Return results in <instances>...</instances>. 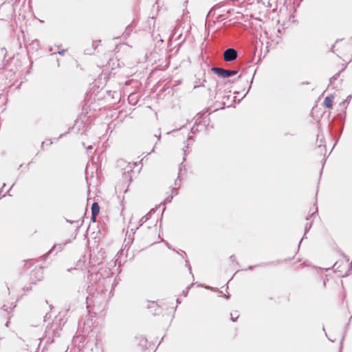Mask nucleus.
Listing matches in <instances>:
<instances>
[{
	"label": "nucleus",
	"mask_w": 352,
	"mask_h": 352,
	"mask_svg": "<svg viewBox=\"0 0 352 352\" xmlns=\"http://www.w3.org/2000/svg\"><path fill=\"white\" fill-rule=\"evenodd\" d=\"M133 165L129 163L124 168V172L122 173L123 178L129 182H131L132 176L131 173L133 172Z\"/></svg>",
	"instance_id": "3"
},
{
	"label": "nucleus",
	"mask_w": 352,
	"mask_h": 352,
	"mask_svg": "<svg viewBox=\"0 0 352 352\" xmlns=\"http://www.w3.org/2000/svg\"><path fill=\"white\" fill-rule=\"evenodd\" d=\"M226 298H230V295H229V294H228V295H226Z\"/></svg>",
	"instance_id": "33"
},
{
	"label": "nucleus",
	"mask_w": 352,
	"mask_h": 352,
	"mask_svg": "<svg viewBox=\"0 0 352 352\" xmlns=\"http://www.w3.org/2000/svg\"><path fill=\"white\" fill-rule=\"evenodd\" d=\"M195 131H197V129H195V126H193V127L191 129V131H192V133H195Z\"/></svg>",
	"instance_id": "20"
},
{
	"label": "nucleus",
	"mask_w": 352,
	"mask_h": 352,
	"mask_svg": "<svg viewBox=\"0 0 352 352\" xmlns=\"http://www.w3.org/2000/svg\"><path fill=\"white\" fill-rule=\"evenodd\" d=\"M351 268L352 269V262L351 263Z\"/></svg>",
	"instance_id": "39"
},
{
	"label": "nucleus",
	"mask_w": 352,
	"mask_h": 352,
	"mask_svg": "<svg viewBox=\"0 0 352 352\" xmlns=\"http://www.w3.org/2000/svg\"><path fill=\"white\" fill-rule=\"evenodd\" d=\"M1 192H2V188H1V189H0V194L1 193Z\"/></svg>",
	"instance_id": "38"
},
{
	"label": "nucleus",
	"mask_w": 352,
	"mask_h": 352,
	"mask_svg": "<svg viewBox=\"0 0 352 352\" xmlns=\"http://www.w3.org/2000/svg\"><path fill=\"white\" fill-rule=\"evenodd\" d=\"M253 79H254V76L252 77V80H251V84L253 82Z\"/></svg>",
	"instance_id": "34"
},
{
	"label": "nucleus",
	"mask_w": 352,
	"mask_h": 352,
	"mask_svg": "<svg viewBox=\"0 0 352 352\" xmlns=\"http://www.w3.org/2000/svg\"><path fill=\"white\" fill-rule=\"evenodd\" d=\"M317 211H318V209H316V211H315L314 212H313V213L310 215V217H307V221L311 220V217H313V216H314V215L317 212Z\"/></svg>",
	"instance_id": "17"
},
{
	"label": "nucleus",
	"mask_w": 352,
	"mask_h": 352,
	"mask_svg": "<svg viewBox=\"0 0 352 352\" xmlns=\"http://www.w3.org/2000/svg\"><path fill=\"white\" fill-rule=\"evenodd\" d=\"M55 248H56V245H54L51 248V250H49V251H48L45 254H44V255L43 256V258L45 259V258L47 256V255H48V254H50L53 251V250H54Z\"/></svg>",
	"instance_id": "13"
},
{
	"label": "nucleus",
	"mask_w": 352,
	"mask_h": 352,
	"mask_svg": "<svg viewBox=\"0 0 352 352\" xmlns=\"http://www.w3.org/2000/svg\"><path fill=\"white\" fill-rule=\"evenodd\" d=\"M3 309L5 311H6V310H7V309H6V305H3Z\"/></svg>",
	"instance_id": "28"
},
{
	"label": "nucleus",
	"mask_w": 352,
	"mask_h": 352,
	"mask_svg": "<svg viewBox=\"0 0 352 352\" xmlns=\"http://www.w3.org/2000/svg\"><path fill=\"white\" fill-rule=\"evenodd\" d=\"M175 185L179 184L177 183V179H176V180H175Z\"/></svg>",
	"instance_id": "32"
},
{
	"label": "nucleus",
	"mask_w": 352,
	"mask_h": 352,
	"mask_svg": "<svg viewBox=\"0 0 352 352\" xmlns=\"http://www.w3.org/2000/svg\"><path fill=\"white\" fill-rule=\"evenodd\" d=\"M351 98V96L350 95V96H349L347 97L346 100H350Z\"/></svg>",
	"instance_id": "26"
},
{
	"label": "nucleus",
	"mask_w": 352,
	"mask_h": 352,
	"mask_svg": "<svg viewBox=\"0 0 352 352\" xmlns=\"http://www.w3.org/2000/svg\"><path fill=\"white\" fill-rule=\"evenodd\" d=\"M133 96H134V95H133V94H131V95L129 96V100H134V98H133Z\"/></svg>",
	"instance_id": "19"
},
{
	"label": "nucleus",
	"mask_w": 352,
	"mask_h": 352,
	"mask_svg": "<svg viewBox=\"0 0 352 352\" xmlns=\"http://www.w3.org/2000/svg\"><path fill=\"white\" fill-rule=\"evenodd\" d=\"M9 323H10V322H9V321H8V322H6V326L7 327H8Z\"/></svg>",
	"instance_id": "29"
},
{
	"label": "nucleus",
	"mask_w": 352,
	"mask_h": 352,
	"mask_svg": "<svg viewBox=\"0 0 352 352\" xmlns=\"http://www.w3.org/2000/svg\"><path fill=\"white\" fill-rule=\"evenodd\" d=\"M238 56L237 51L234 48H228L226 50L223 54V60L226 62H232Z\"/></svg>",
	"instance_id": "2"
},
{
	"label": "nucleus",
	"mask_w": 352,
	"mask_h": 352,
	"mask_svg": "<svg viewBox=\"0 0 352 352\" xmlns=\"http://www.w3.org/2000/svg\"><path fill=\"white\" fill-rule=\"evenodd\" d=\"M64 135V134H61L59 137V138H62Z\"/></svg>",
	"instance_id": "35"
},
{
	"label": "nucleus",
	"mask_w": 352,
	"mask_h": 352,
	"mask_svg": "<svg viewBox=\"0 0 352 352\" xmlns=\"http://www.w3.org/2000/svg\"><path fill=\"white\" fill-rule=\"evenodd\" d=\"M65 52H66V50H62L59 51L58 53L60 55L63 56V55L65 54Z\"/></svg>",
	"instance_id": "18"
},
{
	"label": "nucleus",
	"mask_w": 352,
	"mask_h": 352,
	"mask_svg": "<svg viewBox=\"0 0 352 352\" xmlns=\"http://www.w3.org/2000/svg\"><path fill=\"white\" fill-rule=\"evenodd\" d=\"M192 139V136H189L188 140H190Z\"/></svg>",
	"instance_id": "31"
},
{
	"label": "nucleus",
	"mask_w": 352,
	"mask_h": 352,
	"mask_svg": "<svg viewBox=\"0 0 352 352\" xmlns=\"http://www.w3.org/2000/svg\"><path fill=\"white\" fill-rule=\"evenodd\" d=\"M253 267H254V266L250 265V266L248 267V269L249 270H252Z\"/></svg>",
	"instance_id": "27"
},
{
	"label": "nucleus",
	"mask_w": 352,
	"mask_h": 352,
	"mask_svg": "<svg viewBox=\"0 0 352 352\" xmlns=\"http://www.w3.org/2000/svg\"><path fill=\"white\" fill-rule=\"evenodd\" d=\"M155 212V209H152L149 212H148L146 215L142 217L140 220V225L138 226L135 230L133 229H131V232L133 234L135 233V231L139 228L140 226H142L146 221H147L151 217L152 213Z\"/></svg>",
	"instance_id": "4"
},
{
	"label": "nucleus",
	"mask_w": 352,
	"mask_h": 352,
	"mask_svg": "<svg viewBox=\"0 0 352 352\" xmlns=\"http://www.w3.org/2000/svg\"><path fill=\"white\" fill-rule=\"evenodd\" d=\"M132 30V28L130 25L127 26L125 29L124 32L123 33L124 36H128L130 34V32Z\"/></svg>",
	"instance_id": "10"
},
{
	"label": "nucleus",
	"mask_w": 352,
	"mask_h": 352,
	"mask_svg": "<svg viewBox=\"0 0 352 352\" xmlns=\"http://www.w3.org/2000/svg\"><path fill=\"white\" fill-rule=\"evenodd\" d=\"M184 156L186 155V150L185 148H184Z\"/></svg>",
	"instance_id": "25"
},
{
	"label": "nucleus",
	"mask_w": 352,
	"mask_h": 352,
	"mask_svg": "<svg viewBox=\"0 0 352 352\" xmlns=\"http://www.w3.org/2000/svg\"><path fill=\"white\" fill-rule=\"evenodd\" d=\"M100 212V206L98 203L94 202L91 206V219L95 221L96 216Z\"/></svg>",
	"instance_id": "5"
},
{
	"label": "nucleus",
	"mask_w": 352,
	"mask_h": 352,
	"mask_svg": "<svg viewBox=\"0 0 352 352\" xmlns=\"http://www.w3.org/2000/svg\"><path fill=\"white\" fill-rule=\"evenodd\" d=\"M177 302L180 303V301L179 300V299L177 300Z\"/></svg>",
	"instance_id": "37"
},
{
	"label": "nucleus",
	"mask_w": 352,
	"mask_h": 352,
	"mask_svg": "<svg viewBox=\"0 0 352 352\" xmlns=\"http://www.w3.org/2000/svg\"><path fill=\"white\" fill-rule=\"evenodd\" d=\"M178 194V190L175 188H173L172 190V195L173 197Z\"/></svg>",
	"instance_id": "15"
},
{
	"label": "nucleus",
	"mask_w": 352,
	"mask_h": 352,
	"mask_svg": "<svg viewBox=\"0 0 352 352\" xmlns=\"http://www.w3.org/2000/svg\"><path fill=\"white\" fill-rule=\"evenodd\" d=\"M135 340L138 342V344L143 348L146 347L147 344V339L145 336L142 335H139L135 336Z\"/></svg>",
	"instance_id": "6"
},
{
	"label": "nucleus",
	"mask_w": 352,
	"mask_h": 352,
	"mask_svg": "<svg viewBox=\"0 0 352 352\" xmlns=\"http://www.w3.org/2000/svg\"><path fill=\"white\" fill-rule=\"evenodd\" d=\"M267 265V263H261V264H258L257 266H265Z\"/></svg>",
	"instance_id": "21"
},
{
	"label": "nucleus",
	"mask_w": 352,
	"mask_h": 352,
	"mask_svg": "<svg viewBox=\"0 0 352 352\" xmlns=\"http://www.w3.org/2000/svg\"><path fill=\"white\" fill-rule=\"evenodd\" d=\"M230 258H231L232 261H234V258H235V256L234 255H232V256H230Z\"/></svg>",
	"instance_id": "23"
},
{
	"label": "nucleus",
	"mask_w": 352,
	"mask_h": 352,
	"mask_svg": "<svg viewBox=\"0 0 352 352\" xmlns=\"http://www.w3.org/2000/svg\"><path fill=\"white\" fill-rule=\"evenodd\" d=\"M230 316H231L232 321L235 322L236 320V319L239 318L237 311H235L234 313H231Z\"/></svg>",
	"instance_id": "11"
},
{
	"label": "nucleus",
	"mask_w": 352,
	"mask_h": 352,
	"mask_svg": "<svg viewBox=\"0 0 352 352\" xmlns=\"http://www.w3.org/2000/svg\"><path fill=\"white\" fill-rule=\"evenodd\" d=\"M44 144H45V142H42V144H41V148L42 149H44Z\"/></svg>",
	"instance_id": "24"
},
{
	"label": "nucleus",
	"mask_w": 352,
	"mask_h": 352,
	"mask_svg": "<svg viewBox=\"0 0 352 352\" xmlns=\"http://www.w3.org/2000/svg\"><path fill=\"white\" fill-rule=\"evenodd\" d=\"M333 96L332 95L328 96L324 98V105L328 109H331L333 107Z\"/></svg>",
	"instance_id": "7"
},
{
	"label": "nucleus",
	"mask_w": 352,
	"mask_h": 352,
	"mask_svg": "<svg viewBox=\"0 0 352 352\" xmlns=\"http://www.w3.org/2000/svg\"><path fill=\"white\" fill-rule=\"evenodd\" d=\"M334 47H335V45H332V47H331V50H332V52H333V48H334Z\"/></svg>",
	"instance_id": "30"
},
{
	"label": "nucleus",
	"mask_w": 352,
	"mask_h": 352,
	"mask_svg": "<svg viewBox=\"0 0 352 352\" xmlns=\"http://www.w3.org/2000/svg\"><path fill=\"white\" fill-rule=\"evenodd\" d=\"M93 148V146L91 145V146H89L87 149L89 151V150H91Z\"/></svg>",
	"instance_id": "22"
},
{
	"label": "nucleus",
	"mask_w": 352,
	"mask_h": 352,
	"mask_svg": "<svg viewBox=\"0 0 352 352\" xmlns=\"http://www.w3.org/2000/svg\"><path fill=\"white\" fill-rule=\"evenodd\" d=\"M101 42L100 40H97V41H93L92 43V47H94V49H96L97 47L98 46L99 43Z\"/></svg>",
	"instance_id": "12"
},
{
	"label": "nucleus",
	"mask_w": 352,
	"mask_h": 352,
	"mask_svg": "<svg viewBox=\"0 0 352 352\" xmlns=\"http://www.w3.org/2000/svg\"><path fill=\"white\" fill-rule=\"evenodd\" d=\"M52 144V142H51V141H50V142H49L48 145H51Z\"/></svg>",
	"instance_id": "36"
},
{
	"label": "nucleus",
	"mask_w": 352,
	"mask_h": 352,
	"mask_svg": "<svg viewBox=\"0 0 352 352\" xmlns=\"http://www.w3.org/2000/svg\"><path fill=\"white\" fill-rule=\"evenodd\" d=\"M312 222H313V221H310V222H307V223H306V225H305V234H304V236H303V237L302 238V239H301V240H302V239L305 238V235H306L307 232L310 230V228H311V226H312ZM300 243H301V242H300Z\"/></svg>",
	"instance_id": "8"
},
{
	"label": "nucleus",
	"mask_w": 352,
	"mask_h": 352,
	"mask_svg": "<svg viewBox=\"0 0 352 352\" xmlns=\"http://www.w3.org/2000/svg\"><path fill=\"white\" fill-rule=\"evenodd\" d=\"M341 72H338L335 75H333L330 79H329V83L333 84V81L337 80L338 77L340 76Z\"/></svg>",
	"instance_id": "9"
},
{
	"label": "nucleus",
	"mask_w": 352,
	"mask_h": 352,
	"mask_svg": "<svg viewBox=\"0 0 352 352\" xmlns=\"http://www.w3.org/2000/svg\"><path fill=\"white\" fill-rule=\"evenodd\" d=\"M66 221L70 223H78V225H77L78 228H79L82 226V223H80V224L78 223V221H71V220H68V219H67Z\"/></svg>",
	"instance_id": "14"
},
{
	"label": "nucleus",
	"mask_w": 352,
	"mask_h": 352,
	"mask_svg": "<svg viewBox=\"0 0 352 352\" xmlns=\"http://www.w3.org/2000/svg\"><path fill=\"white\" fill-rule=\"evenodd\" d=\"M173 196H170V197H168L164 201L165 202H168V203H170L171 202L172 199H173Z\"/></svg>",
	"instance_id": "16"
},
{
	"label": "nucleus",
	"mask_w": 352,
	"mask_h": 352,
	"mask_svg": "<svg viewBox=\"0 0 352 352\" xmlns=\"http://www.w3.org/2000/svg\"><path fill=\"white\" fill-rule=\"evenodd\" d=\"M211 71L221 78H229L238 73L237 70L226 69L219 67H212Z\"/></svg>",
	"instance_id": "1"
}]
</instances>
